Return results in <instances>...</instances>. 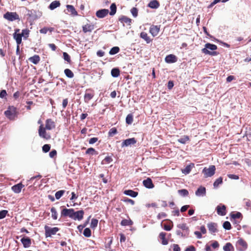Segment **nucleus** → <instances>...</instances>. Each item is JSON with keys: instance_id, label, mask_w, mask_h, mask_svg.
Segmentation results:
<instances>
[{"instance_id": "3", "label": "nucleus", "mask_w": 251, "mask_h": 251, "mask_svg": "<svg viewBox=\"0 0 251 251\" xmlns=\"http://www.w3.org/2000/svg\"><path fill=\"white\" fill-rule=\"evenodd\" d=\"M235 246L238 251H245L248 247L247 242L241 238H238L236 242Z\"/></svg>"}, {"instance_id": "9", "label": "nucleus", "mask_w": 251, "mask_h": 251, "mask_svg": "<svg viewBox=\"0 0 251 251\" xmlns=\"http://www.w3.org/2000/svg\"><path fill=\"white\" fill-rule=\"evenodd\" d=\"M84 212L83 210H79L77 211H74L72 219L74 220L81 221L83 218Z\"/></svg>"}, {"instance_id": "48", "label": "nucleus", "mask_w": 251, "mask_h": 251, "mask_svg": "<svg viewBox=\"0 0 251 251\" xmlns=\"http://www.w3.org/2000/svg\"><path fill=\"white\" fill-rule=\"evenodd\" d=\"M191 169L192 167L190 165H187L184 169L182 170V172L183 174L187 175L190 172Z\"/></svg>"}, {"instance_id": "58", "label": "nucleus", "mask_w": 251, "mask_h": 251, "mask_svg": "<svg viewBox=\"0 0 251 251\" xmlns=\"http://www.w3.org/2000/svg\"><path fill=\"white\" fill-rule=\"evenodd\" d=\"M123 201L125 202L129 203L131 205H134L135 202L134 201L131 199L127 198H126L123 200Z\"/></svg>"}, {"instance_id": "32", "label": "nucleus", "mask_w": 251, "mask_h": 251, "mask_svg": "<svg viewBox=\"0 0 251 251\" xmlns=\"http://www.w3.org/2000/svg\"><path fill=\"white\" fill-rule=\"evenodd\" d=\"M110 12H109V14L111 16H113L115 14L117 11V7L115 3H113L111 4L110 7Z\"/></svg>"}, {"instance_id": "64", "label": "nucleus", "mask_w": 251, "mask_h": 251, "mask_svg": "<svg viewBox=\"0 0 251 251\" xmlns=\"http://www.w3.org/2000/svg\"><path fill=\"white\" fill-rule=\"evenodd\" d=\"M173 247L174 251H180V248L177 244H174Z\"/></svg>"}, {"instance_id": "24", "label": "nucleus", "mask_w": 251, "mask_h": 251, "mask_svg": "<svg viewBox=\"0 0 251 251\" xmlns=\"http://www.w3.org/2000/svg\"><path fill=\"white\" fill-rule=\"evenodd\" d=\"M140 37L144 39L147 44H149L151 42V39L148 36V34L145 32H141L140 34Z\"/></svg>"}, {"instance_id": "5", "label": "nucleus", "mask_w": 251, "mask_h": 251, "mask_svg": "<svg viewBox=\"0 0 251 251\" xmlns=\"http://www.w3.org/2000/svg\"><path fill=\"white\" fill-rule=\"evenodd\" d=\"M59 230L58 227H50L48 226H45V236L46 237H50L52 235H54Z\"/></svg>"}, {"instance_id": "10", "label": "nucleus", "mask_w": 251, "mask_h": 251, "mask_svg": "<svg viewBox=\"0 0 251 251\" xmlns=\"http://www.w3.org/2000/svg\"><path fill=\"white\" fill-rule=\"evenodd\" d=\"M137 140L134 138H128L123 141L122 143V147H127L136 144Z\"/></svg>"}, {"instance_id": "22", "label": "nucleus", "mask_w": 251, "mask_h": 251, "mask_svg": "<svg viewBox=\"0 0 251 251\" xmlns=\"http://www.w3.org/2000/svg\"><path fill=\"white\" fill-rule=\"evenodd\" d=\"M144 186L147 188L151 189L154 187V185L152 183V180L150 178L144 180L143 182Z\"/></svg>"}, {"instance_id": "55", "label": "nucleus", "mask_w": 251, "mask_h": 251, "mask_svg": "<svg viewBox=\"0 0 251 251\" xmlns=\"http://www.w3.org/2000/svg\"><path fill=\"white\" fill-rule=\"evenodd\" d=\"M242 216V214L240 212H237L236 213L232 214L231 215V218L235 219H239Z\"/></svg>"}, {"instance_id": "4", "label": "nucleus", "mask_w": 251, "mask_h": 251, "mask_svg": "<svg viewBox=\"0 0 251 251\" xmlns=\"http://www.w3.org/2000/svg\"><path fill=\"white\" fill-rule=\"evenodd\" d=\"M215 166L211 165L208 168L205 167L202 170V173L204 174L205 177H211L213 176L215 173Z\"/></svg>"}, {"instance_id": "62", "label": "nucleus", "mask_w": 251, "mask_h": 251, "mask_svg": "<svg viewBox=\"0 0 251 251\" xmlns=\"http://www.w3.org/2000/svg\"><path fill=\"white\" fill-rule=\"evenodd\" d=\"M98 140V138L97 137H93L90 139L89 141V143L90 144H93Z\"/></svg>"}, {"instance_id": "35", "label": "nucleus", "mask_w": 251, "mask_h": 251, "mask_svg": "<svg viewBox=\"0 0 251 251\" xmlns=\"http://www.w3.org/2000/svg\"><path fill=\"white\" fill-rule=\"evenodd\" d=\"M94 97V95L91 93H86L84 95V99L85 102L88 103Z\"/></svg>"}, {"instance_id": "47", "label": "nucleus", "mask_w": 251, "mask_h": 251, "mask_svg": "<svg viewBox=\"0 0 251 251\" xmlns=\"http://www.w3.org/2000/svg\"><path fill=\"white\" fill-rule=\"evenodd\" d=\"M83 235L86 237H89L91 235V231L90 228H86L83 231Z\"/></svg>"}, {"instance_id": "26", "label": "nucleus", "mask_w": 251, "mask_h": 251, "mask_svg": "<svg viewBox=\"0 0 251 251\" xmlns=\"http://www.w3.org/2000/svg\"><path fill=\"white\" fill-rule=\"evenodd\" d=\"M119 21L121 23L127 24L128 25H130L131 23V19L125 16H122L121 18H120Z\"/></svg>"}, {"instance_id": "53", "label": "nucleus", "mask_w": 251, "mask_h": 251, "mask_svg": "<svg viewBox=\"0 0 251 251\" xmlns=\"http://www.w3.org/2000/svg\"><path fill=\"white\" fill-rule=\"evenodd\" d=\"M8 213V211L6 210H2L0 211V219H2L5 217L7 214Z\"/></svg>"}, {"instance_id": "56", "label": "nucleus", "mask_w": 251, "mask_h": 251, "mask_svg": "<svg viewBox=\"0 0 251 251\" xmlns=\"http://www.w3.org/2000/svg\"><path fill=\"white\" fill-rule=\"evenodd\" d=\"M176 233L178 236L184 237H187L189 234L188 232H185V233H183L179 230H176Z\"/></svg>"}, {"instance_id": "60", "label": "nucleus", "mask_w": 251, "mask_h": 251, "mask_svg": "<svg viewBox=\"0 0 251 251\" xmlns=\"http://www.w3.org/2000/svg\"><path fill=\"white\" fill-rule=\"evenodd\" d=\"M29 32V30H28L27 29H23L22 30L21 34L23 35V36L25 37V38H26L28 36Z\"/></svg>"}, {"instance_id": "21", "label": "nucleus", "mask_w": 251, "mask_h": 251, "mask_svg": "<svg viewBox=\"0 0 251 251\" xmlns=\"http://www.w3.org/2000/svg\"><path fill=\"white\" fill-rule=\"evenodd\" d=\"M165 62L168 63H175L177 61L176 57L174 54H169L166 56Z\"/></svg>"}, {"instance_id": "39", "label": "nucleus", "mask_w": 251, "mask_h": 251, "mask_svg": "<svg viewBox=\"0 0 251 251\" xmlns=\"http://www.w3.org/2000/svg\"><path fill=\"white\" fill-rule=\"evenodd\" d=\"M120 51V48L118 47H114L111 49L109 53L110 55H114L118 53Z\"/></svg>"}, {"instance_id": "16", "label": "nucleus", "mask_w": 251, "mask_h": 251, "mask_svg": "<svg viewBox=\"0 0 251 251\" xmlns=\"http://www.w3.org/2000/svg\"><path fill=\"white\" fill-rule=\"evenodd\" d=\"M217 214L221 216L226 215V207L225 205H218L216 207Z\"/></svg>"}, {"instance_id": "63", "label": "nucleus", "mask_w": 251, "mask_h": 251, "mask_svg": "<svg viewBox=\"0 0 251 251\" xmlns=\"http://www.w3.org/2000/svg\"><path fill=\"white\" fill-rule=\"evenodd\" d=\"M185 251H196V250L193 246H190L185 249Z\"/></svg>"}, {"instance_id": "23", "label": "nucleus", "mask_w": 251, "mask_h": 251, "mask_svg": "<svg viewBox=\"0 0 251 251\" xmlns=\"http://www.w3.org/2000/svg\"><path fill=\"white\" fill-rule=\"evenodd\" d=\"M159 2L157 0L151 1L148 5V7L152 9H157L159 7Z\"/></svg>"}, {"instance_id": "52", "label": "nucleus", "mask_w": 251, "mask_h": 251, "mask_svg": "<svg viewBox=\"0 0 251 251\" xmlns=\"http://www.w3.org/2000/svg\"><path fill=\"white\" fill-rule=\"evenodd\" d=\"M50 149V146L49 144H45L42 147V150L44 152H47L49 151Z\"/></svg>"}, {"instance_id": "1", "label": "nucleus", "mask_w": 251, "mask_h": 251, "mask_svg": "<svg viewBox=\"0 0 251 251\" xmlns=\"http://www.w3.org/2000/svg\"><path fill=\"white\" fill-rule=\"evenodd\" d=\"M217 47L214 44L206 43L205 45V48L202 49V52L205 54H208L212 56H215L218 54V52L214 51L217 50Z\"/></svg>"}, {"instance_id": "42", "label": "nucleus", "mask_w": 251, "mask_h": 251, "mask_svg": "<svg viewBox=\"0 0 251 251\" xmlns=\"http://www.w3.org/2000/svg\"><path fill=\"white\" fill-rule=\"evenodd\" d=\"M223 183V178L222 177H220L217 178L213 183V186L214 188H217L220 184H221Z\"/></svg>"}, {"instance_id": "54", "label": "nucleus", "mask_w": 251, "mask_h": 251, "mask_svg": "<svg viewBox=\"0 0 251 251\" xmlns=\"http://www.w3.org/2000/svg\"><path fill=\"white\" fill-rule=\"evenodd\" d=\"M138 9L135 7L131 8L130 12L134 17H136L138 16Z\"/></svg>"}, {"instance_id": "44", "label": "nucleus", "mask_w": 251, "mask_h": 251, "mask_svg": "<svg viewBox=\"0 0 251 251\" xmlns=\"http://www.w3.org/2000/svg\"><path fill=\"white\" fill-rule=\"evenodd\" d=\"M118 133L117 130L115 127H113L111 128L108 132V136L112 137L114 135Z\"/></svg>"}, {"instance_id": "15", "label": "nucleus", "mask_w": 251, "mask_h": 251, "mask_svg": "<svg viewBox=\"0 0 251 251\" xmlns=\"http://www.w3.org/2000/svg\"><path fill=\"white\" fill-rule=\"evenodd\" d=\"M20 31V29H17L15 30V33L13 34V38L16 40L17 44L20 45L22 43V38L23 36L21 33H18Z\"/></svg>"}, {"instance_id": "40", "label": "nucleus", "mask_w": 251, "mask_h": 251, "mask_svg": "<svg viewBox=\"0 0 251 251\" xmlns=\"http://www.w3.org/2000/svg\"><path fill=\"white\" fill-rule=\"evenodd\" d=\"M177 227L185 231V232L189 233V228L186 224H179L177 226Z\"/></svg>"}, {"instance_id": "33", "label": "nucleus", "mask_w": 251, "mask_h": 251, "mask_svg": "<svg viewBox=\"0 0 251 251\" xmlns=\"http://www.w3.org/2000/svg\"><path fill=\"white\" fill-rule=\"evenodd\" d=\"M120 70L118 68H113L111 72V75L114 77H117L120 75Z\"/></svg>"}, {"instance_id": "14", "label": "nucleus", "mask_w": 251, "mask_h": 251, "mask_svg": "<svg viewBox=\"0 0 251 251\" xmlns=\"http://www.w3.org/2000/svg\"><path fill=\"white\" fill-rule=\"evenodd\" d=\"M217 224L215 223H210L207 224V228L209 232L213 234L217 232Z\"/></svg>"}, {"instance_id": "61", "label": "nucleus", "mask_w": 251, "mask_h": 251, "mask_svg": "<svg viewBox=\"0 0 251 251\" xmlns=\"http://www.w3.org/2000/svg\"><path fill=\"white\" fill-rule=\"evenodd\" d=\"M56 155L57 151L55 150H52L49 153L50 158H53L54 156H56Z\"/></svg>"}, {"instance_id": "45", "label": "nucleus", "mask_w": 251, "mask_h": 251, "mask_svg": "<svg viewBox=\"0 0 251 251\" xmlns=\"http://www.w3.org/2000/svg\"><path fill=\"white\" fill-rule=\"evenodd\" d=\"M98 224V220L96 219L93 218L91 220L90 226L92 228L94 229L97 226Z\"/></svg>"}, {"instance_id": "17", "label": "nucleus", "mask_w": 251, "mask_h": 251, "mask_svg": "<svg viewBox=\"0 0 251 251\" xmlns=\"http://www.w3.org/2000/svg\"><path fill=\"white\" fill-rule=\"evenodd\" d=\"M195 194L198 197H203L206 195V189L204 187H199L195 192Z\"/></svg>"}, {"instance_id": "19", "label": "nucleus", "mask_w": 251, "mask_h": 251, "mask_svg": "<svg viewBox=\"0 0 251 251\" xmlns=\"http://www.w3.org/2000/svg\"><path fill=\"white\" fill-rule=\"evenodd\" d=\"M21 242L23 244L24 247L25 248L29 247L31 244V239L27 237L22 238L21 239Z\"/></svg>"}, {"instance_id": "13", "label": "nucleus", "mask_w": 251, "mask_h": 251, "mask_svg": "<svg viewBox=\"0 0 251 251\" xmlns=\"http://www.w3.org/2000/svg\"><path fill=\"white\" fill-rule=\"evenodd\" d=\"M109 10L106 9L99 10L96 12V15L99 18H103L108 15Z\"/></svg>"}, {"instance_id": "50", "label": "nucleus", "mask_w": 251, "mask_h": 251, "mask_svg": "<svg viewBox=\"0 0 251 251\" xmlns=\"http://www.w3.org/2000/svg\"><path fill=\"white\" fill-rule=\"evenodd\" d=\"M133 122V116L131 114H128L126 117V123L129 125Z\"/></svg>"}, {"instance_id": "38", "label": "nucleus", "mask_w": 251, "mask_h": 251, "mask_svg": "<svg viewBox=\"0 0 251 251\" xmlns=\"http://www.w3.org/2000/svg\"><path fill=\"white\" fill-rule=\"evenodd\" d=\"M189 140V138L188 136L185 135L181 138L178 139V142L181 143L185 144Z\"/></svg>"}, {"instance_id": "57", "label": "nucleus", "mask_w": 251, "mask_h": 251, "mask_svg": "<svg viewBox=\"0 0 251 251\" xmlns=\"http://www.w3.org/2000/svg\"><path fill=\"white\" fill-rule=\"evenodd\" d=\"M227 176L228 178L232 179L237 180L239 178L238 176L234 174H228L227 175Z\"/></svg>"}, {"instance_id": "51", "label": "nucleus", "mask_w": 251, "mask_h": 251, "mask_svg": "<svg viewBox=\"0 0 251 251\" xmlns=\"http://www.w3.org/2000/svg\"><path fill=\"white\" fill-rule=\"evenodd\" d=\"M63 58L65 61H66L68 63L71 62V60L70 56L67 52H63Z\"/></svg>"}, {"instance_id": "6", "label": "nucleus", "mask_w": 251, "mask_h": 251, "mask_svg": "<svg viewBox=\"0 0 251 251\" xmlns=\"http://www.w3.org/2000/svg\"><path fill=\"white\" fill-rule=\"evenodd\" d=\"M3 17L9 21H13L19 19V16L16 12H7L4 14Z\"/></svg>"}, {"instance_id": "34", "label": "nucleus", "mask_w": 251, "mask_h": 251, "mask_svg": "<svg viewBox=\"0 0 251 251\" xmlns=\"http://www.w3.org/2000/svg\"><path fill=\"white\" fill-rule=\"evenodd\" d=\"M133 222L130 219H124L121 223V225L123 226H131Z\"/></svg>"}, {"instance_id": "25", "label": "nucleus", "mask_w": 251, "mask_h": 251, "mask_svg": "<svg viewBox=\"0 0 251 251\" xmlns=\"http://www.w3.org/2000/svg\"><path fill=\"white\" fill-rule=\"evenodd\" d=\"M124 193L126 195L130 196L132 198H135L138 195V192L134 191L132 190H125Z\"/></svg>"}, {"instance_id": "49", "label": "nucleus", "mask_w": 251, "mask_h": 251, "mask_svg": "<svg viewBox=\"0 0 251 251\" xmlns=\"http://www.w3.org/2000/svg\"><path fill=\"white\" fill-rule=\"evenodd\" d=\"M223 227L226 230H230L231 228V224L228 221H226L223 224Z\"/></svg>"}, {"instance_id": "27", "label": "nucleus", "mask_w": 251, "mask_h": 251, "mask_svg": "<svg viewBox=\"0 0 251 251\" xmlns=\"http://www.w3.org/2000/svg\"><path fill=\"white\" fill-rule=\"evenodd\" d=\"M66 7L69 12L71 13L73 16L77 15V12L75 10L74 6L72 5H67Z\"/></svg>"}, {"instance_id": "18", "label": "nucleus", "mask_w": 251, "mask_h": 251, "mask_svg": "<svg viewBox=\"0 0 251 251\" xmlns=\"http://www.w3.org/2000/svg\"><path fill=\"white\" fill-rule=\"evenodd\" d=\"M24 185L22 183H19L11 187V189L14 193L18 194L21 192L22 189L24 187Z\"/></svg>"}, {"instance_id": "28", "label": "nucleus", "mask_w": 251, "mask_h": 251, "mask_svg": "<svg viewBox=\"0 0 251 251\" xmlns=\"http://www.w3.org/2000/svg\"><path fill=\"white\" fill-rule=\"evenodd\" d=\"M60 5V3L58 0H54L51 2L49 6V8L51 10H53L55 8L59 7Z\"/></svg>"}, {"instance_id": "7", "label": "nucleus", "mask_w": 251, "mask_h": 251, "mask_svg": "<svg viewBox=\"0 0 251 251\" xmlns=\"http://www.w3.org/2000/svg\"><path fill=\"white\" fill-rule=\"evenodd\" d=\"M46 129H47L44 127L43 125H41L38 130L39 135L41 138L48 140L50 138V136L47 133Z\"/></svg>"}, {"instance_id": "31", "label": "nucleus", "mask_w": 251, "mask_h": 251, "mask_svg": "<svg viewBox=\"0 0 251 251\" xmlns=\"http://www.w3.org/2000/svg\"><path fill=\"white\" fill-rule=\"evenodd\" d=\"M30 61L34 64H37L40 61V57L38 55H34V56L29 58Z\"/></svg>"}, {"instance_id": "11", "label": "nucleus", "mask_w": 251, "mask_h": 251, "mask_svg": "<svg viewBox=\"0 0 251 251\" xmlns=\"http://www.w3.org/2000/svg\"><path fill=\"white\" fill-rule=\"evenodd\" d=\"M160 25H152L150 28V33L153 37L157 36L160 31Z\"/></svg>"}, {"instance_id": "46", "label": "nucleus", "mask_w": 251, "mask_h": 251, "mask_svg": "<svg viewBox=\"0 0 251 251\" xmlns=\"http://www.w3.org/2000/svg\"><path fill=\"white\" fill-rule=\"evenodd\" d=\"M64 190H59L56 192L55 194V197L56 199L59 200L64 194Z\"/></svg>"}, {"instance_id": "37", "label": "nucleus", "mask_w": 251, "mask_h": 251, "mask_svg": "<svg viewBox=\"0 0 251 251\" xmlns=\"http://www.w3.org/2000/svg\"><path fill=\"white\" fill-rule=\"evenodd\" d=\"M50 211L51 212V217L53 220H56L57 219V212L56 209L52 207L50 209Z\"/></svg>"}, {"instance_id": "36", "label": "nucleus", "mask_w": 251, "mask_h": 251, "mask_svg": "<svg viewBox=\"0 0 251 251\" xmlns=\"http://www.w3.org/2000/svg\"><path fill=\"white\" fill-rule=\"evenodd\" d=\"M64 73H65L66 76L67 77L70 78H73L74 76V73L69 69H66L64 70Z\"/></svg>"}, {"instance_id": "43", "label": "nucleus", "mask_w": 251, "mask_h": 251, "mask_svg": "<svg viewBox=\"0 0 251 251\" xmlns=\"http://www.w3.org/2000/svg\"><path fill=\"white\" fill-rule=\"evenodd\" d=\"M86 153L91 155H97L98 154V152L94 148H90L87 150V151H86Z\"/></svg>"}, {"instance_id": "8", "label": "nucleus", "mask_w": 251, "mask_h": 251, "mask_svg": "<svg viewBox=\"0 0 251 251\" xmlns=\"http://www.w3.org/2000/svg\"><path fill=\"white\" fill-rule=\"evenodd\" d=\"M74 209L73 208H64L61 212V216L63 217H69L72 219Z\"/></svg>"}, {"instance_id": "29", "label": "nucleus", "mask_w": 251, "mask_h": 251, "mask_svg": "<svg viewBox=\"0 0 251 251\" xmlns=\"http://www.w3.org/2000/svg\"><path fill=\"white\" fill-rule=\"evenodd\" d=\"M165 236H166V233H165V232H162L159 234V237L162 240L161 243L164 245H166L168 244V241L166 239Z\"/></svg>"}, {"instance_id": "41", "label": "nucleus", "mask_w": 251, "mask_h": 251, "mask_svg": "<svg viewBox=\"0 0 251 251\" xmlns=\"http://www.w3.org/2000/svg\"><path fill=\"white\" fill-rule=\"evenodd\" d=\"M178 193L182 197H186L189 195L188 190L185 189L178 190Z\"/></svg>"}, {"instance_id": "59", "label": "nucleus", "mask_w": 251, "mask_h": 251, "mask_svg": "<svg viewBox=\"0 0 251 251\" xmlns=\"http://www.w3.org/2000/svg\"><path fill=\"white\" fill-rule=\"evenodd\" d=\"M166 217H167V214L164 212L159 213L157 216V218L159 220L161 219L162 218H165Z\"/></svg>"}, {"instance_id": "30", "label": "nucleus", "mask_w": 251, "mask_h": 251, "mask_svg": "<svg viewBox=\"0 0 251 251\" xmlns=\"http://www.w3.org/2000/svg\"><path fill=\"white\" fill-rule=\"evenodd\" d=\"M223 250L224 251H234V248L232 245L228 242L224 246Z\"/></svg>"}, {"instance_id": "20", "label": "nucleus", "mask_w": 251, "mask_h": 251, "mask_svg": "<svg viewBox=\"0 0 251 251\" xmlns=\"http://www.w3.org/2000/svg\"><path fill=\"white\" fill-rule=\"evenodd\" d=\"M94 29V25L93 24H86L82 26V30L84 33L91 32Z\"/></svg>"}, {"instance_id": "12", "label": "nucleus", "mask_w": 251, "mask_h": 251, "mask_svg": "<svg viewBox=\"0 0 251 251\" xmlns=\"http://www.w3.org/2000/svg\"><path fill=\"white\" fill-rule=\"evenodd\" d=\"M55 127V123L51 119H48L46 121L45 127L47 130H51Z\"/></svg>"}, {"instance_id": "2", "label": "nucleus", "mask_w": 251, "mask_h": 251, "mask_svg": "<svg viewBox=\"0 0 251 251\" xmlns=\"http://www.w3.org/2000/svg\"><path fill=\"white\" fill-rule=\"evenodd\" d=\"M4 115L10 120H14L18 115L16 108L13 106H9L7 110L4 112Z\"/></svg>"}]
</instances>
